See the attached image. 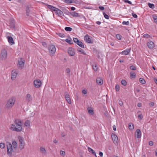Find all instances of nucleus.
I'll use <instances>...</instances> for the list:
<instances>
[{
    "mask_svg": "<svg viewBox=\"0 0 157 157\" xmlns=\"http://www.w3.org/2000/svg\"><path fill=\"white\" fill-rule=\"evenodd\" d=\"M22 124H18L17 125H14L12 124V125L13 126H12L10 127L11 130L16 131V132H19L21 131L22 129Z\"/></svg>",
    "mask_w": 157,
    "mask_h": 157,
    "instance_id": "f257e3e1",
    "label": "nucleus"
},
{
    "mask_svg": "<svg viewBox=\"0 0 157 157\" xmlns=\"http://www.w3.org/2000/svg\"><path fill=\"white\" fill-rule=\"evenodd\" d=\"M15 101V99L14 98H11L7 102L6 105V107L7 108L12 107Z\"/></svg>",
    "mask_w": 157,
    "mask_h": 157,
    "instance_id": "f03ea898",
    "label": "nucleus"
},
{
    "mask_svg": "<svg viewBox=\"0 0 157 157\" xmlns=\"http://www.w3.org/2000/svg\"><path fill=\"white\" fill-rule=\"evenodd\" d=\"M7 153L8 155L11 156L12 155L13 148L12 144L11 143L8 142L7 144Z\"/></svg>",
    "mask_w": 157,
    "mask_h": 157,
    "instance_id": "7ed1b4c3",
    "label": "nucleus"
},
{
    "mask_svg": "<svg viewBox=\"0 0 157 157\" xmlns=\"http://www.w3.org/2000/svg\"><path fill=\"white\" fill-rule=\"evenodd\" d=\"M7 53L6 49H3L1 51L0 58L2 60H5L7 58Z\"/></svg>",
    "mask_w": 157,
    "mask_h": 157,
    "instance_id": "20e7f679",
    "label": "nucleus"
},
{
    "mask_svg": "<svg viewBox=\"0 0 157 157\" xmlns=\"http://www.w3.org/2000/svg\"><path fill=\"white\" fill-rule=\"evenodd\" d=\"M25 60L24 59L20 58L18 60L17 65L19 68H22L23 67L24 65Z\"/></svg>",
    "mask_w": 157,
    "mask_h": 157,
    "instance_id": "39448f33",
    "label": "nucleus"
},
{
    "mask_svg": "<svg viewBox=\"0 0 157 157\" xmlns=\"http://www.w3.org/2000/svg\"><path fill=\"white\" fill-rule=\"evenodd\" d=\"M48 50L50 54H52V56H53V54L55 53L56 51V48L54 45H52L49 46Z\"/></svg>",
    "mask_w": 157,
    "mask_h": 157,
    "instance_id": "423d86ee",
    "label": "nucleus"
},
{
    "mask_svg": "<svg viewBox=\"0 0 157 157\" xmlns=\"http://www.w3.org/2000/svg\"><path fill=\"white\" fill-rule=\"evenodd\" d=\"M92 37L90 36L87 35H86L84 37V40L87 43L89 44H93V40L92 39Z\"/></svg>",
    "mask_w": 157,
    "mask_h": 157,
    "instance_id": "0eeeda50",
    "label": "nucleus"
},
{
    "mask_svg": "<svg viewBox=\"0 0 157 157\" xmlns=\"http://www.w3.org/2000/svg\"><path fill=\"white\" fill-rule=\"evenodd\" d=\"M18 138L20 142L19 148L20 149H22L23 148L24 146V140L21 136H18Z\"/></svg>",
    "mask_w": 157,
    "mask_h": 157,
    "instance_id": "6e6552de",
    "label": "nucleus"
},
{
    "mask_svg": "<svg viewBox=\"0 0 157 157\" xmlns=\"http://www.w3.org/2000/svg\"><path fill=\"white\" fill-rule=\"evenodd\" d=\"M34 84L36 88H39L41 86V82L39 79L35 80L34 81Z\"/></svg>",
    "mask_w": 157,
    "mask_h": 157,
    "instance_id": "1a4fd4ad",
    "label": "nucleus"
},
{
    "mask_svg": "<svg viewBox=\"0 0 157 157\" xmlns=\"http://www.w3.org/2000/svg\"><path fill=\"white\" fill-rule=\"evenodd\" d=\"M112 138L113 143L115 144H117L118 138L117 136L115 134H113L112 135Z\"/></svg>",
    "mask_w": 157,
    "mask_h": 157,
    "instance_id": "9d476101",
    "label": "nucleus"
},
{
    "mask_svg": "<svg viewBox=\"0 0 157 157\" xmlns=\"http://www.w3.org/2000/svg\"><path fill=\"white\" fill-rule=\"evenodd\" d=\"M69 54L71 56H73L75 54L74 49L72 48H69L68 50Z\"/></svg>",
    "mask_w": 157,
    "mask_h": 157,
    "instance_id": "9b49d317",
    "label": "nucleus"
},
{
    "mask_svg": "<svg viewBox=\"0 0 157 157\" xmlns=\"http://www.w3.org/2000/svg\"><path fill=\"white\" fill-rule=\"evenodd\" d=\"M64 94L66 100L68 104H71V101L70 95L68 94H66V92H65Z\"/></svg>",
    "mask_w": 157,
    "mask_h": 157,
    "instance_id": "f8f14e48",
    "label": "nucleus"
},
{
    "mask_svg": "<svg viewBox=\"0 0 157 157\" xmlns=\"http://www.w3.org/2000/svg\"><path fill=\"white\" fill-rule=\"evenodd\" d=\"M55 13L56 14L58 15L59 16L62 17V16H63V11L58 8H57L56 10L55 11Z\"/></svg>",
    "mask_w": 157,
    "mask_h": 157,
    "instance_id": "ddd939ff",
    "label": "nucleus"
},
{
    "mask_svg": "<svg viewBox=\"0 0 157 157\" xmlns=\"http://www.w3.org/2000/svg\"><path fill=\"white\" fill-rule=\"evenodd\" d=\"M17 74V71H14L13 70L11 73V79L12 80H14L16 78Z\"/></svg>",
    "mask_w": 157,
    "mask_h": 157,
    "instance_id": "4468645a",
    "label": "nucleus"
},
{
    "mask_svg": "<svg viewBox=\"0 0 157 157\" xmlns=\"http://www.w3.org/2000/svg\"><path fill=\"white\" fill-rule=\"evenodd\" d=\"M148 47L150 49H152L154 47V44L153 42L150 41L147 43Z\"/></svg>",
    "mask_w": 157,
    "mask_h": 157,
    "instance_id": "2eb2a0df",
    "label": "nucleus"
},
{
    "mask_svg": "<svg viewBox=\"0 0 157 157\" xmlns=\"http://www.w3.org/2000/svg\"><path fill=\"white\" fill-rule=\"evenodd\" d=\"M97 84L99 85H101L103 84V79L100 77L97 78L96 79Z\"/></svg>",
    "mask_w": 157,
    "mask_h": 157,
    "instance_id": "dca6fc26",
    "label": "nucleus"
},
{
    "mask_svg": "<svg viewBox=\"0 0 157 157\" xmlns=\"http://www.w3.org/2000/svg\"><path fill=\"white\" fill-rule=\"evenodd\" d=\"M10 28L13 29L15 27L14 20L13 19H11L10 22Z\"/></svg>",
    "mask_w": 157,
    "mask_h": 157,
    "instance_id": "f3484780",
    "label": "nucleus"
},
{
    "mask_svg": "<svg viewBox=\"0 0 157 157\" xmlns=\"http://www.w3.org/2000/svg\"><path fill=\"white\" fill-rule=\"evenodd\" d=\"M7 39L8 41L10 44L11 45L14 44V42L12 37L8 36L7 37Z\"/></svg>",
    "mask_w": 157,
    "mask_h": 157,
    "instance_id": "a211bd4d",
    "label": "nucleus"
},
{
    "mask_svg": "<svg viewBox=\"0 0 157 157\" xmlns=\"http://www.w3.org/2000/svg\"><path fill=\"white\" fill-rule=\"evenodd\" d=\"M136 135L137 138H140L141 136V133L140 130L139 129H138L136 131Z\"/></svg>",
    "mask_w": 157,
    "mask_h": 157,
    "instance_id": "6ab92c4d",
    "label": "nucleus"
},
{
    "mask_svg": "<svg viewBox=\"0 0 157 157\" xmlns=\"http://www.w3.org/2000/svg\"><path fill=\"white\" fill-rule=\"evenodd\" d=\"M48 8L50 9L52 11H55L56 10L57 8L50 5H48Z\"/></svg>",
    "mask_w": 157,
    "mask_h": 157,
    "instance_id": "aec40b11",
    "label": "nucleus"
},
{
    "mask_svg": "<svg viewBox=\"0 0 157 157\" xmlns=\"http://www.w3.org/2000/svg\"><path fill=\"white\" fill-rule=\"evenodd\" d=\"M130 49H126L125 50L122 51L121 52V53L123 55H126L129 54L130 52Z\"/></svg>",
    "mask_w": 157,
    "mask_h": 157,
    "instance_id": "412c9836",
    "label": "nucleus"
},
{
    "mask_svg": "<svg viewBox=\"0 0 157 157\" xmlns=\"http://www.w3.org/2000/svg\"><path fill=\"white\" fill-rule=\"evenodd\" d=\"M87 110L89 114L91 115H93L94 114V110L91 107H89L87 108Z\"/></svg>",
    "mask_w": 157,
    "mask_h": 157,
    "instance_id": "4be33fe9",
    "label": "nucleus"
},
{
    "mask_svg": "<svg viewBox=\"0 0 157 157\" xmlns=\"http://www.w3.org/2000/svg\"><path fill=\"white\" fill-rule=\"evenodd\" d=\"M70 14L75 17H80V16L79 15V14L78 13L76 12H70Z\"/></svg>",
    "mask_w": 157,
    "mask_h": 157,
    "instance_id": "5701e85b",
    "label": "nucleus"
},
{
    "mask_svg": "<svg viewBox=\"0 0 157 157\" xmlns=\"http://www.w3.org/2000/svg\"><path fill=\"white\" fill-rule=\"evenodd\" d=\"M11 144L12 147H13V150L14 151V150H16V149L17 148V144L16 141H13L12 142V144Z\"/></svg>",
    "mask_w": 157,
    "mask_h": 157,
    "instance_id": "b1692460",
    "label": "nucleus"
},
{
    "mask_svg": "<svg viewBox=\"0 0 157 157\" xmlns=\"http://www.w3.org/2000/svg\"><path fill=\"white\" fill-rule=\"evenodd\" d=\"M62 10L64 12L65 14L68 15H69L70 14V12H69L65 8L63 7Z\"/></svg>",
    "mask_w": 157,
    "mask_h": 157,
    "instance_id": "393cba45",
    "label": "nucleus"
},
{
    "mask_svg": "<svg viewBox=\"0 0 157 157\" xmlns=\"http://www.w3.org/2000/svg\"><path fill=\"white\" fill-rule=\"evenodd\" d=\"M130 76L131 78L132 79L135 78L136 77V74L134 72H130Z\"/></svg>",
    "mask_w": 157,
    "mask_h": 157,
    "instance_id": "a878e982",
    "label": "nucleus"
},
{
    "mask_svg": "<svg viewBox=\"0 0 157 157\" xmlns=\"http://www.w3.org/2000/svg\"><path fill=\"white\" fill-rule=\"evenodd\" d=\"M76 44L81 48H84V46L82 42L81 41L79 40L78 43H77Z\"/></svg>",
    "mask_w": 157,
    "mask_h": 157,
    "instance_id": "bb28decb",
    "label": "nucleus"
},
{
    "mask_svg": "<svg viewBox=\"0 0 157 157\" xmlns=\"http://www.w3.org/2000/svg\"><path fill=\"white\" fill-rule=\"evenodd\" d=\"M15 124L14 125H17L18 124H22L21 121L18 120L17 119H15L14 121Z\"/></svg>",
    "mask_w": 157,
    "mask_h": 157,
    "instance_id": "cd10ccee",
    "label": "nucleus"
},
{
    "mask_svg": "<svg viewBox=\"0 0 157 157\" xmlns=\"http://www.w3.org/2000/svg\"><path fill=\"white\" fill-rule=\"evenodd\" d=\"M77 50L78 52H81V54H82L84 55H86V53L84 52V51L82 48H78L77 49Z\"/></svg>",
    "mask_w": 157,
    "mask_h": 157,
    "instance_id": "c85d7f7f",
    "label": "nucleus"
},
{
    "mask_svg": "<svg viewBox=\"0 0 157 157\" xmlns=\"http://www.w3.org/2000/svg\"><path fill=\"white\" fill-rule=\"evenodd\" d=\"M128 128L130 130H132L134 128L133 124L132 123H129L128 124Z\"/></svg>",
    "mask_w": 157,
    "mask_h": 157,
    "instance_id": "c756f323",
    "label": "nucleus"
},
{
    "mask_svg": "<svg viewBox=\"0 0 157 157\" xmlns=\"http://www.w3.org/2000/svg\"><path fill=\"white\" fill-rule=\"evenodd\" d=\"M40 152L42 153L45 154L46 152V150L45 148L44 147H41L40 148Z\"/></svg>",
    "mask_w": 157,
    "mask_h": 157,
    "instance_id": "7c9ffc66",
    "label": "nucleus"
},
{
    "mask_svg": "<svg viewBox=\"0 0 157 157\" xmlns=\"http://www.w3.org/2000/svg\"><path fill=\"white\" fill-rule=\"evenodd\" d=\"M88 151H89L92 154H93V155H95V151L92 149H91V148L90 147H88Z\"/></svg>",
    "mask_w": 157,
    "mask_h": 157,
    "instance_id": "2f4dec72",
    "label": "nucleus"
},
{
    "mask_svg": "<svg viewBox=\"0 0 157 157\" xmlns=\"http://www.w3.org/2000/svg\"><path fill=\"white\" fill-rule=\"evenodd\" d=\"M70 40H68V39H66L65 40V41H66L68 44H73V42L71 40V38L69 37Z\"/></svg>",
    "mask_w": 157,
    "mask_h": 157,
    "instance_id": "473e14b6",
    "label": "nucleus"
},
{
    "mask_svg": "<svg viewBox=\"0 0 157 157\" xmlns=\"http://www.w3.org/2000/svg\"><path fill=\"white\" fill-rule=\"evenodd\" d=\"M26 14L27 16H29V6H27L26 7Z\"/></svg>",
    "mask_w": 157,
    "mask_h": 157,
    "instance_id": "72a5a7b5",
    "label": "nucleus"
},
{
    "mask_svg": "<svg viewBox=\"0 0 157 157\" xmlns=\"http://www.w3.org/2000/svg\"><path fill=\"white\" fill-rule=\"evenodd\" d=\"M73 0H63V1L67 4L71 3H72Z\"/></svg>",
    "mask_w": 157,
    "mask_h": 157,
    "instance_id": "f704fd0d",
    "label": "nucleus"
},
{
    "mask_svg": "<svg viewBox=\"0 0 157 157\" xmlns=\"http://www.w3.org/2000/svg\"><path fill=\"white\" fill-rule=\"evenodd\" d=\"M140 82L142 84H144L145 83L146 81L144 79L142 78H140L139 79Z\"/></svg>",
    "mask_w": 157,
    "mask_h": 157,
    "instance_id": "c9c22d12",
    "label": "nucleus"
},
{
    "mask_svg": "<svg viewBox=\"0 0 157 157\" xmlns=\"http://www.w3.org/2000/svg\"><path fill=\"white\" fill-rule=\"evenodd\" d=\"M147 4L149 8H151L154 9L155 7L154 5L153 4L148 3Z\"/></svg>",
    "mask_w": 157,
    "mask_h": 157,
    "instance_id": "e433bc0d",
    "label": "nucleus"
},
{
    "mask_svg": "<svg viewBox=\"0 0 157 157\" xmlns=\"http://www.w3.org/2000/svg\"><path fill=\"white\" fill-rule=\"evenodd\" d=\"M72 29L70 27H66L65 28V30L67 31L70 32Z\"/></svg>",
    "mask_w": 157,
    "mask_h": 157,
    "instance_id": "4c0bfd02",
    "label": "nucleus"
},
{
    "mask_svg": "<svg viewBox=\"0 0 157 157\" xmlns=\"http://www.w3.org/2000/svg\"><path fill=\"white\" fill-rule=\"evenodd\" d=\"M29 126V120H27L25 123L24 126Z\"/></svg>",
    "mask_w": 157,
    "mask_h": 157,
    "instance_id": "58836bf2",
    "label": "nucleus"
},
{
    "mask_svg": "<svg viewBox=\"0 0 157 157\" xmlns=\"http://www.w3.org/2000/svg\"><path fill=\"white\" fill-rule=\"evenodd\" d=\"M93 68L94 71H97L98 68H97V66L96 63H94L93 64Z\"/></svg>",
    "mask_w": 157,
    "mask_h": 157,
    "instance_id": "ea45409f",
    "label": "nucleus"
},
{
    "mask_svg": "<svg viewBox=\"0 0 157 157\" xmlns=\"http://www.w3.org/2000/svg\"><path fill=\"white\" fill-rule=\"evenodd\" d=\"M56 34L61 37H64L65 36V35L63 33H57Z\"/></svg>",
    "mask_w": 157,
    "mask_h": 157,
    "instance_id": "a19ab883",
    "label": "nucleus"
},
{
    "mask_svg": "<svg viewBox=\"0 0 157 157\" xmlns=\"http://www.w3.org/2000/svg\"><path fill=\"white\" fill-rule=\"evenodd\" d=\"M5 147V144L3 143H0V148L2 149H3Z\"/></svg>",
    "mask_w": 157,
    "mask_h": 157,
    "instance_id": "79ce46f5",
    "label": "nucleus"
},
{
    "mask_svg": "<svg viewBox=\"0 0 157 157\" xmlns=\"http://www.w3.org/2000/svg\"><path fill=\"white\" fill-rule=\"evenodd\" d=\"M121 83L124 86H125L127 85V82L124 80H122L121 81Z\"/></svg>",
    "mask_w": 157,
    "mask_h": 157,
    "instance_id": "37998d69",
    "label": "nucleus"
},
{
    "mask_svg": "<svg viewBox=\"0 0 157 157\" xmlns=\"http://www.w3.org/2000/svg\"><path fill=\"white\" fill-rule=\"evenodd\" d=\"M130 69L131 70L135 71L136 70V68L135 66L132 65L130 67Z\"/></svg>",
    "mask_w": 157,
    "mask_h": 157,
    "instance_id": "c03bdc74",
    "label": "nucleus"
},
{
    "mask_svg": "<svg viewBox=\"0 0 157 157\" xmlns=\"http://www.w3.org/2000/svg\"><path fill=\"white\" fill-rule=\"evenodd\" d=\"M103 14L104 15V17L106 19H108L109 18V16L106 14L105 12H103Z\"/></svg>",
    "mask_w": 157,
    "mask_h": 157,
    "instance_id": "a18cd8bd",
    "label": "nucleus"
},
{
    "mask_svg": "<svg viewBox=\"0 0 157 157\" xmlns=\"http://www.w3.org/2000/svg\"><path fill=\"white\" fill-rule=\"evenodd\" d=\"M115 89L117 91H119L120 90V86L119 85L117 84L115 86Z\"/></svg>",
    "mask_w": 157,
    "mask_h": 157,
    "instance_id": "49530a36",
    "label": "nucleus"
},
{
    "mask_svg": "<svg viewBox=\"0 0 157 157\" xmlns=\"http://www.w3.org/2000/svg\"><path fill=\"white\" fill-rule=\"evenodd\" d=\"M153 18L155 22H157V16L155 15H152Z\"/></svg>",
    "mask_w": 157,
    "mask_h": 157,
    "instance_id": "de8ad7c7",
    "label": "nucleus"
},
{
    "mask_svg": "<svg viewBox=\"0 0 157 157\" xmlns=\"http://www.w3.org/2000/svg\"><path fill=\"white\" fill-rule=\"evenodd\" d=\"M116 38L118 40H120L121 38V36L119 34H117L116 35Z\"/></svg>",
    "mask_w": 157,
    "mask_h": 157,
    "instance_id": "09e8293b",
    "label": "nucleus"
},
{
    "mask_svg": "<svg viewBox=\"0 0 157 157\" xmlns=\"http://www.w3.org/2000/svg\"><path fill=\"white\" fill-rule=\"evenodd\" d=\"M122 24L124 25H129V21H123L122 23Z\"/></svg>",
    "mask_w": 157,
    "mask_h": 157,
    "instance_id": "8fccbe9b",
    "label": "nucleus"
},
{
    "mask_svg": "<svg viewBox=\"0 0 157 157\" xmlns=\"http://www.w3.org/2000/svg\"><path fill=\"white\" fill-rule=\"evenodd\" d=\"M143 36L144 38H148L150 37V36L147 34H145L143 35Z\"/></svg>",
    "mask_w": 157,
    "mask_h": 157,
    "instance_id": "3c124183",
    "label": "nucleus"
},
{
    "mask_svg": "<svg viewBox=\"0 0 157 157\" xmlns=\"http://www.w3.org/2000/svg\"><path fill=\"white\" fill-rule=\"evenodd\" d=\"M60 153L61 155L63 156H64L65 155V152L64 151H60Z\"/></svg>",
    "mask_w": 157,
    "mask_h": 157,
    "instance_id": "603ef678",
    "label": "nucleus"
},
{
    "mask_svg": "<svg viewBox=\"0 0 157 157\" xmlns=\"http://www.w3.org/2000/svg\"><path fill=\"white\" fill-rule=\"evenodd\" d=\"M123 1L125 3H127L130 4L132 5V2L128 0H123Z\"/></svg>",
    "mask_w": 157,
    "mask_h": 157,
    "instance_id": "864d4df0",
    "label": "nucleus"
},
{
    "mask_svg": "<svg viewBox=\"0 0 157 157\" xmlns=\"http://www.w3.org/2000/svg\"><path fill=\"white\" fill-rule=\"evenodd\" d=\"M79 40H78L77 38H73V41H74L76 43H78V41H79Z\"/></svg>",
    "mask_w": 157,
    "mask_h": 157,
    "instance_id": "5fc2aeb1",
    "label": "nucleus"
},
{
    "mask_svg": "<svg viewBox=\"0 0 157 157\" xmlns=\"http://www.w3.org/2000/svg\"><path fill=\"white\" fill-rule=\"evenodd\" d=\"M138 118L140 120H141L143 117V115L142 114H140L138 116Z\"/></svg>",
    "mask_w": 157,
    "mask_h": 157,
    "instance_id": "6e6d98bb",
    "label": "nucleus"
},
{
    "mask_svg": "<svg viewBox=\"0 0 157 157\" xmlns=\"http://www.w3.org/2000/svg\"><path fill=\"white\" fill-rule=\"evenodd\" d=\"M132 15L133 17L134 18H136L138 17L137 15L136 14L133 13H132Z\"/></svg>",
    "mask_w": 157,
    "mask_h": 157,
    "instance_id": "4d7b16f0",
    "label": "nucleus"
},
{
    "mask_svg": "<svg viewBox=\"0 0 157 157\" xmlns=\"http://www.w3.org/2000/svg\"><path fill=\"white\" fill-rule=\"evenodd\" d=\"M26 99L28 101H29V94H28L27 95Z\"/></svg>",
    "mask_w": 157,
    "mask_h": 157,
    "instance_id": "13d9d810",
    "label": "nucleus"
},
{
    "mask_svg": "<svg viewBox=\"0 0 157 157\" xmlns=\"http://www.w3.org/2000/svg\"><path fill=\"white\" fill-rule=\"evenodd\" d=\"M154 105V103L153 102H151L149 103V105L150 106H153Z\"/></svg>",
    "mask_w": 157,
    "mask_h": 157,
    "instance_id": "bf43d9fd",
    "label": "nucleus"
},
{
    "mask_svg": "<svg viewBox=\"0 0 157 157\" xmlns=\"http://www.w3.org/2000/svg\"><path fill=\"white\" fill-rule=\"evenodd\" d=\"M98 8L101 10H103L105 9L104 7L102 6H99Z\"/></svg>",
    "mask_w": 157,
    "mask_h": 157,
    "instance_id": "052dcab7",
    "label": "nucleus"
},
{
    "mask_svg": "<svg viewBox=\"0 0 157 157\" xmlns=\"http://www.w3.org/2000/svg\"><path fill=\"white\" fill-rule=\"evenodd\" d=\"M149 145L151 146H152L153 145V142L151 141H150L149 143Z\"/></svg>",
    "mask_w": 157,
    "mask_h": 157,
    "instance_id": "680f3d73",
    "label": "nucleus"
},
{
    "mask_svg": "<svg viewBox=\"0 0 157 157\" xmlns=\"http://www.w3.org/2000/svg\"><path fill=\"white\" fill-rule=\"evenodd\" d=\"M66 71L67 73H69L70 72V69L69 68H67L66 70Z\"/></svg>",
    "mask_w": 157,
    "mask_h": 157,
    "instance_id": "e2e57ef3",
    "label": "nucleus"
},
{
    "mask_svg": "<svg viewBox=\"0 0 157 157\" xmlns=\"http://www.w3.org/2000/svg\"><path fill=\"white\" fill-rule=\"evenodd\" d=\"M82 93L83 94H87V91L85 90H82Z\"/></svg>",
    "mask_w": 157,
    "mask_h": 157,
    "instance_id": "0e129e2a",
    "label": "nucleus"
},
{
    "mask_svg": "<svg viewBox=\"0 0 157 157\" xmlns=\"http://www.w3.org/2000/svg\"><path fill=\"white\" fill-rule=\"evenodd\" d=\"M119 104L120 106H122L123 105V102L121 101H119Z\"/></svg>",
    "mask_w": 157,
    "mask_h": 157,
    "instance_id": "69168bd1",
    "label": "nucleus"
},
{
    "mask_svg": "<svg viewBox=\"0 0 157 157\" xmlns=\"http://www.w3.org/2000/svg\"><path fill=\"white\" fill-rule=\"evenodd\" d=\"M137 106L139 107H140L142 106V104L141 103H139L137 104Z\"/></svg>",
    "mask_w": 157,
    "mask_h": 157,
    "instance_id": "338daca9",
    "label": "nucleus"
},
{
    "mask_svg": "<svg viewBox=\"0 0 157 157\" xmlns=\"http://www.w3.org/2000/svg\"><path fill=\"white\" fill-rule=\"evenodd\" d=\"M99 155L101 157H102L103 155V153L101 152H100L99 153Z\"/></svg>",
    "mask_w": 157,
    "mask_h": 157,
    "instance_id": "774afa93",
    "label": "nucleus"
}]
</instances>
